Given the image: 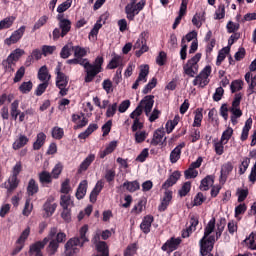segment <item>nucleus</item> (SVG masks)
<instances>
[{
    "instance_id": "obj_1",
    "label": "nucleus",
    "mask_w": 256,
    "mask_h": 256,
    "mask_svg": "<svg viewBox=\"0 0 256 256\" xmlns=\"http://www.w3.org/2000/svg\"><path fill=\"white\" fill-rule=\"evenodd\" d=\"M50 241V242H49ZM67 241V234L65 232H59L57 227L50 228L48 236L43 241H38L30 246L29 254L41 253V249L45 248V245L49 242L47 251L49 255H55L59 250V244Z\"/></svg>"
},
{
    "instance_id": "obj_2",
    "label": "nucleus",
    "mask_w": 256,
    "mask_h": 256,
    "mask_svg": "<svg viewBox=\"0 0 256 256\" xmlns=\"http://www.w3.org/2000/svg\"><path fill=\"white\" fill-rule=\"evenodd\" d=\"M68 65H82L86 70L85 82L91 83L99 73H101V66L103 65V57H97L94 64L89 63L87 59H80L75 57L74 59L67 60Z\"/></svg>"
},
{
    "instance_id": "obj_3",
    "label": "nucleus",
    "mask_w": 256,
    "mask_h": 256,
    "mask_svg": "<svg viewBox=\"0 0 256 256\" xmlns=\"http://www.w3.org/2000/svg\"><path fill=\"white\" fill-rule=\"evenodd\" d=\"M153 99L154 96L152 95L144 97V99L140 101L136 109L130 114L131 119H134V121L136 119H139V117H141V114L143 113V109L147 117H149V113H151V110L153 109V104L155 103Z\"/></svg>"
},
{
    "instance_id": "obj_4",
    "label": "nucleus",
    "mask_w": 256,
    "mask_h": 256,
    "mask_svg": "<svg viewBox=\"0 0 256 256\" xmlns=\"http://www.w3.org/2000/svg\"><path fill=\"white\" fill-rule=\"evenodd\" d=\"M56 87L60 89V95L61 97H65L67 93H69V88H67V85H69V80L67 79V76L65 73L61 72V66H58L56 68Z\"/></svg>"
},
{
    "instance_id": "obj_5",
    "label": "nucleus",
    "mask_w": 256,
    "mask_h": 256,
    "mask_svg": "<svg viewBox=\"0 0 256 256\" xmlns=\"http://www.w3.org/2000/svg\"><path fill=\"white\" fill-rule=\"evenodd\" d=\"M209 75H211V66H206L200 72V75L196 76V78L193 80V85H198L202 88L209 85Z\"/></svg>"
},
{
    "instance_id": "obj_6",
    "label": "nucleus",
    "mask_w": 256,
    "mask_h": 256,
    "mask_svg": "<svg viewBox=\"0 0 256 256\" xmlns=\"http://www.w3.org/2000/svg\"><path fill=\"white\" fill-rule=\"evenodd\" d=\"M79 237L70 238L64 245V255L66 256H75L79 253Z\"/></svg>"
},
{
    "instance_id": "obj_7",
    "label": "nucleus",
    "mask_w": 256,
    "mask_h": 256,
    "mask_svg": "<svg viewBox=\"0 0 256 256\" xmlns=\"http://www.w3.org/2000/svg\"><path fill=\"white\" fill-rule=\"evenodd\" d=\"M215 244V236H209L208 238L203 236L200 240V253L202 256L209 255L213 251V245Z\"/></svg>"
},
{
    "instance_id": "obj_8",
    "label": "nucleus",
    "mask_w": 256,
    "mask_h": 256,
    "mask_svg": "<svg viewBox=\"0 0 256 256\" xmlns=\"http://www.w3.org/2000/svg\"><path fill=\"white\" fill-rule=\"evenodd\" d=\"M69 31H71V21L70 20H66L64 22H59V28H56L53 31V39H59V37H65V35H67V33H69Z\"/></svg>"
},
{
    "instance_id": "obj_9",
    "label": "nucleus",
    "mask_w": 256,
    "mask_h": 256,
    "mask_svg": "<svg viewBox=\"0 0 256 256\" xmlns=\"http://www.w3.org/2000/svg\"><path fill=\"white\" fill-rule=\"evenodd\" d=\"M25 34V26H21L18 30L14 31V33L4 40L5 45H14L15 43H18Z\"/></svg>"
},
{
    "instance_id": "obj_10",
    "label": "nucleus",
    "mask_w": 256,
    "mask_h": 256,
    "mask_svg": "<svg viewBox=\"0 0 256 256\" xmlns=\"http://www.w3.org/2000/svg\"><path fill=\"white\" fill-rule=\"evenodd\" d=\"M147 75H149V65L141 66L139 76L133 84L132 89H138L139 83H141V81L147 83Z\"/></svg>"
},
{
    "instance_id": "obj_11",
    "label": "nucleus",
    "mask_w": 256,
    "mask_h": 256,
    "mask_svg": "<svg viewBox=\"0 0 256 256\" xmlns=\"http://www.w3.org/2000/svg\"><path fill=\"white\" fill-rule=\"evenodd\" d=\"M231 171H233V163L226 162L221 166L220 183H225V181H227V177H229Z\"/></svg>"
},
{
    "instance_id": "obj_12",
    "label": "nucleus",
    "mask_w": 256,
    "mask_h": 256,
    "mask_svg": "<svg viewBox=\"0 0 256 256\" xmlns=\"http://www.w3.org/2000/svg\"><path fill=\"white\" fill-rule=\"evenodd\" d=\"M181 178V172L180 171H174L169 178L165 181V183L162 185V189L168 190L169 187H173L177 181Z\"/></svg>"
},
{
    "instance_id": "obj_13",
    "label": "nucleus",
    "mask_w": 256,
    "mask_h": 256,
    "mask_svg": "<svg viewBox=\"0 0 256 256\" xmlns=\"http://www.w3.org/2000/svg\"><path fill=\"white\" fill-rule=\"evenodd\" d=\"M189 4V0H182V3L180 5L179 15L175 19V22L172 26V29H177V25L181 23V19H183L185 13H187V5Z\"/></svg>"
},
{
    "instance_id": "obj_14",
    "label": "nucleus",
    "mask_w": 256,
    "mask_h": 256,
    "mask_svg": "<svg viewBox=\"0 0 256 256\" xmlns=\"http://www.w3.org/2000/svg\"><path fill=\"white\" fill-rule=\"evenodd\" d=\"M185 147V142L180 143L170 153V162L177 163L181 159V149Z\"/></svg>"
},
{
    "instance_id": "obj_15",
    "label": "nucleus",
    "mask_w": 256,
    "mask_h": 256,
    "mask_svg": "<svg viewBox=\"0 0 256 256\" xmlns=\"http://www.w3.org/2000/svg\"><path fill=\"white\" fill-rule=\"evenodd\" d=\"M103 187H105V182H103V180H99L90 194L91 203H95V201H97V196L101 193Z\"/></svg>"
},
{
    "instance_id": "obj_16",
    "label": "nucleus",
    "mask_w": 256,
    "mask_h": 256,
    "mask_svg": "<svg viewBox=\"0 0 256 256\" xmlns=\"http://www.w3.org/2000/svg\"><path fill=\"white\" fill-rule=\"evenodd\" d=\"M20 181L17 179L16 176H10L8 179V184H5V189H7L8 195H11L17 187H19Z\"/></svg>"
},
{
    "instance_id": "obj_17",
    "label": "nucleus",
    "mask_w": 256,
    "mask_h": 256,
    "mask_svg": "<svg viewBox=\"0 0 256 256\" xmlns=\"http://www.w3.org/2000/svg\"><path fill=\"white\" fill-rule=\"evenodd\" d=\"M171 199H173V192L166 190L164 193V198L158 207L159 211H165L167 207H169V203H171Z\"/></svg>"
},
{
    "instance_id": "obj_18",
    "label": "nucleus",
    "mask_w": 256,
    "mask_h": 256,
    "mask_svg": "<svg viewBox=\"0 0 256 256\" xmlns=\"http://www.w3.org/2000/svg\"><path fill=\"white\" fill-rule=\"evenodd\" d=\"M139 9L137 8V6L135 4H128L125 7V12L127 14V19H129L130 21H133V19H135L136 15H139Z\"/></svg>"
},
{
    "instance_id": "obj_19",
    "label": "nucleus",
    "mask_w": 256,
    "mask_h": 256,
    "mask_svg": "<svg viewBox=\"0 0 256 256\" xmlns=\"http://www.w3.org/2000/svg\"><path fill=\"white\" fill-rule=\"evenodd\" d=\"M60 206L62 209H70V207H74L75 204L73 203V200H71V195L62 194L60 196Z\"/></svg>"
},
{
    "instance_id": "obj_20",
    "label": "nucleus",
    "mask_w": 256,
    "mask_h": 256,
    "mask_svg": "<svg viewBox=\"0 0 256 256\" xmlns=\"http://www.w3.org/2000/svg\"><path fill=\"white\" fill-rule=\"evenodd\" d=\"M93 161H95V154L88 155L85 160L80 164L78 168V173H83L84 171H87Z\"/></svg>"
},
{
    "instance_id": "obj_21",
    "label": "nucleus",
    "mask_w": 256,
    "mask_h": 256,
    "mask_svg": "<svg viewBox=\"0 0 256 256\" xmlns=\"http://www.w3.org/2000/svg\"><path fill=\"white\" fill-rule=\"evenodd\" d=\"M181 244V239L179 238H172L171 240L167 241L163 246H162V251H167V249H169V251H175V249H177V246H179Z\"/></svg>"
},
{
    "instance_id": "obj_22",
    "label": "nucleus",
    "mask_w": 256,
    "mask_h": 256,
    "mask_svg": "<svg viewBox=\"0 0 256 256\" xmlns=\"http://www.w3.org/2000/svg\"><path fill=\"white\" fill-rule=\"evenodd\" d=\"M198 225H199V220H197L195 218H191L189 227L186 228V230H184L182 232V237L184 239L189 237V235H191V233H193V231H195L197 229Z\"/></svg>"
},
{
    "instance_id": "obj_23",
    "label": "nucleus",
    "mask_w": 256,
    "mask_h": 256,
    "mask_svg": "<svg viewBox=\"0 0 256 256\" xmlns=\"http://www.w3.org/2000/svg\"><path fill=\"white\" fill-rule=\"evenodd\" d=\"M165 138V131L158 129L154 132L153 139L151 140V145L157 146L160 143H163V139Z\"/></svg>"
},
{
    "instance_id": "obj_24",
    "label": "nucleus",
    "mask_w": 256,
    "mask_h": 256,
    "mask_svg": "<svg viewBox=\"0 0 256 256\" xmlns=\"http://www.w3.org/2000/svg\"><path fill=\"white\" fill-rule=\"evenodd\" d=\"M253 125V119L248 118L245 122V126L243 127L242 134H241V141H247L249 137V131H251V126Z\"/></svg>"
},
{
    "instance_id": "obj_25",
    "label": "nucleus",
    "mask_w": 256,
    "mask_h": 256,
    "mask_svg": "<svg viewBox=\"0 0 256 256\" xmlns=\"http://www.w3.org/2000/svg\"><path fill=\"white\" fill-rule=\"evenodd\" d=\"M45 217H51L53 213H55V209H57V204L53 203V200H48L44 204Z\"/></svg>"
},
{
    "instance_id": "obj_26",
    "label": "nucleus",
    "mask_w": 256,
    "mask_h": 256,
    "mask_svg": "<svg viewBox=\"0 0 256 256\" xmlns=\"http://www.w3.org/2000/svg\"><path fill=\"white\" fill-rule=\"evenodd\" d=\"M153 223V216H146L144 217L140 229L143 233H149L151 231V224Z\"/></svg>"
},
{
    "instance_id": "obj_27",
    "label": "nucleus",
    "mask_w": 256,
    "mask_h": 256,
    "mask_svg": "<svg viewBox=\"0 0 256 256\" xmlns=\"http://www.w3.org/2000/svg\"><path fill=\"white\" fill-rule=\"evenodd\" d=\"M87 185H88L87 180H83L82 182H80L76 191L77 199H83V197L87 195Z\"/></svg>"
},
{
    "instance_id": "obj_28",
    "label": "nucleus",
    "mask_w": 256,
    "mask_h": 256,
    "mask_svg": "<svg viewBox=\"0 0 256 256\" xmlns=\"http://www.w3.org/2000/svg\"><path fill=\"white\" fill-rule=\"evenodd\" d=\"M27 193L30 197H33L35 193H39V185L35 182V179H30L27 186Z\"/></svg>"
},
{
    "instance_id": "obj_29",
    "label": "nucleus",
    "mask_w": 256,
    "mask_h": 256,
    "mask_svg": "<svg viewBox=\"0 0 256 256\" xmlns=\"http://www.w3.org/2000/svg\"><path fill=\"white\" fill-rule=\"evenodd\" d=\"M16 63V61L12 60L11 57L8 56L7 59L2 62V65L5 71H7L8 73H13V71H15Z\"/></svg>"
},
{
    "instance_id": "obj_30",
    "label": "nucleus",
    "mask_w": 256,
    "mask_h": 256,
    "mask_svg": "<svg viewBox=\"0 0 256 256\" xmlns=\"http://www.w3.org/2000/svg\"><path fill=\"white\" fill-rule=\"evenodd\" d=\"M46 138H47V136L45 135V133L40 132L37 135V140L33 144V149H35V151H39V149H41V147H43Z\"/></svg>"
},
{
    "instance_id": "obj_31",
    "label": "nucleus",
    "mask_w": 256,
    "mask_h": 256,
    "mask_svg": "<svg viewBox=\"0 0 256 256\" xmlns=\"http://www.w3.org/2000/svg\"><path fill=\"white\" fill-rule=\"evenodd\" d=\"M38 79L40 81H44V83L45 82L49 83V79H51V75H49V72L47 71V66H42L39 69Z\"/></svg>"
},
{
    "instance_id": "obj_32",
    "label": "nucleus",
    "mask_w": 256,
    "mask_h": 256,
    "mask_svg": "<svg viewBox=\"0 0 256 256\" xmlns=\"http://www.w3.org/2000/svg\"><path fill=\"white\" fill-rule=\"evenodd\" d=\"M87 231H89V227L87 225L83 226L80 229V237L78 238L80 243L78 244L80 247H83V245H85V243H87L89 241V239L87 238Z\"/></svg>"
},
{
    "instance_id": "obj_33",
    "label": "nucleus",
    "mask_w": 256,
    "mask_h": 256,
    "mask_svg": "<svg viewBox=\"0 0 256 256\" xmlns=\"http://www.w3.org/2000/svg\"><path fill=\"white\" fill-rule=\"evenodd\" d=\"M96 249L98 253H102L101 256H109V247L107 246V242L100 241L96 244Z\"/></svg>"
},
{
    "instance_id": "obj_34",
    "label": "nucleus",
    "mask_w": 256,
    "mask_h": 256,
    "mask_svg": "<svg viewBox=\"0 0 256 256\" xmlns=\"http://www.w3.org/2000/svg\"><path fill=\"white\" fill-rule=\"evenodd\" d=\"M97 129H99V126H97V124H90L88 126V128L79 134V139H87V137H89V135H91V133H93L94 131H97Z\"/></svg>"
},
{
    "instance_id": "obj_35",
    "label": "nucleus",
    "mask_w": 256,
    "mask_h": 256,
    "mask_svg": "<svg viewBox=\"0 0 256 256\" xmlns=\"http://www.w3.org/2000/svg\"><path fill=\"white\" fill-rule=\"evenodd\" d=\"M73 51V44H66L61 52H60V57L62 59H69V57H71V52Z\"/></svg>"
},
{
    "instance_id": "obj_36",
    "label": "nucleus",
    "mask_w": 256,
    "mask_h": 256,
    "mask_svg": "<svg viewBox=\"0 0 256 256\" xmlns=\"http://www.w3.org/2000/svg\"><path fill=\"white\" fill-rule=\"evenodd\" d=\"M203 21H205V13H196L192 18L193 25H195V27L198 29H200L201 25H203Z\"/></svg>"
},
{
    "instance_id": "obj_37",
    "label": "nucleus",
    "mask_w": 256,
    "mask_h": 256,
    "mask_svg": "<svg viewBox=\"0 0 256 256\" xmlns=\"http://www.w3.org/2000/svg\"><path fill=\"white\" fill-rule=\"evenodd\" d=\"M26 143H29V138L25 135H20L19 139L14 142L13 149H21V147H25Z\"/></svg>"
},
{
    "instance_id": "obj_38",
    "label": "nucleus",
    "mask_w": 256,
    "mask_h": 256,
    "mask_svg": "<svg viewBox=\"0 0 256 256\" xmlns=\"http://www.w3.org/2000/svg\"><path fill=\"white\" fill-rule=\"evenodd\" d=\"M214 180L211 176H206L200 184L201 191H209V185H213Z\"/></svg>"
},
{
    "instance_id": "obj_39",
    "label": "nucleus",
    "mask_w": 256,
    "mask_h": 256,
    "mask_svg": "<svg viewBox=\"0 0 256 256\" xmlns=\"http://www.w3.org/2000/svg\"><path fill=\"white\" fill-rule=\"evenodd\" d=\"M229 51H231V48L229 47H224L222 50H220L217 57L216 65H221V63L225 61V57L227 54H229Z\"/></svg>"
},
{
    "instance_id": "obj_40",
    "label": "nucleus",
    "mask_w": 256,
    "mask_h": 256,
    "mask_svg": "<svg viewBox=\"0 0 256 256\" xmlns=\"http://www.w3.org/2000/svg\"><path fill=\"white\" fill-rule=\"evenodd\" d=\"M14 22H15L14 16L7 17L2 21H0V29H9V27H11V25H13Z\"/></svg>"
},
{
    "instance_id": "obj_41",
    "label": "nucleus",
    "mask_w": 256,
    "mask_h": 256,
    "mask_svg": "<svg viewBox=\"0 0 256 256\" xmlns=\"http://www.w3.org/2000/svg\"><path fill=\"white\" fill-rule=\"evenodd\" d=\"M33 89V82L28 81V82H23L19 86V91L23 93L24 95L27 93H31V90Z\"/></svg>"
},
{
    "instance_id": "obj_42",
    "label": "nucleus",
    "mask_w": 256,
    "mask_h": 256,
    "mask_svg": "<svg viewBox=\"0 0 256 256\" xmlns=\"http://www.w3.org/2000/svg\"><path fill=\"white\" fill-rule=\"evenodd\" d=\"M73 51H74V57L78 59H83V57L87 55V50H85V48H82L80 46H73Z\"/></svg>"
},
{
    "instance_id": "obj_43",
    "label": "nucleus",
    "mask_w": 256,
    "mask_h": 256,
    "mask_svg": "<svg viewBox=\"0 0 256 256\" xmlns=\"http://www.w3.org/2000/svg\"><path fill=\"white\" fill-rule=\"evenodd\" d=\"M123 187H126L127 191H130V193H134V191L139 190L140 185H139V182L133 181V182H125L123 184Z\"/></svg>"
},
{
    "instance_id": "obj_44",
    "label": "nucleus",
    "mask_w": 256,
    "mask_h": 256,
    "mask_svg": "<svg viewBox=\"0 0 256 256\" xmlns=\"http://www.w3.org/2000/svg\"><path fill=\"white\" fill-rule=\"evenodd\" d=\"M215 231V218H212L205 227L204 237H209Z\"/></svg>"
},
{
    "instance_id": "obj_45",
    "label": "nucleus",
    "mask_w": 256,
    "mask_h": 256,
    "mask_svg": "<svg viewBox=\"0 0 256 256\" xmlns=\"http://www.w3.org/2000/svg\"><path fill=\"white\" fill-rule=\"evenodd\" d=\"M183 69L184 73L189 77H195V75H197V72L199 71V68L195 66L184 65Z\"/></svg>"
},
{
    "instance_id": "obj_46",
    "label": "nucleus",
    "mask_w": 256,
    "mask_h": 256,
    "mask_svg": "<svg viewBox=\"0 0 256 256\" xmlns=\"http://www.w3.org/2000/svg\"><path fill=\"white\" fill-rule=\"evenodd\" d=\"M22 55H25V50L17 48L9 55V57L17 63Z\"/></svg>"
},
{
    "instance_id": "obj_47",
    "label": "nucleus",
    "mask_w": 256,
    "mask_h": 256,
    "mask_svg": "<svg viewBox=\"0 0 256 256\" xmlns=\"http://www.w3.org/2000/svg\"><path fill=\"white\" fill-rule=\"evenodd\" d=\"M236 195L238 196V203H243V201H245L249 195V190L238 188Z\"/></svg>"
},
{
    "instance_id": "obj_48",
    "label": "nucleus",
    "mask_w": 256,
    "mask_h": 256,
    "mask_svg": "<svg viewBox=\"0 0 256 256\" xmlns=\"http://www.w3.org/2000/svg\"><path fill=\"white\" fill-rule=\"evenodd\" d=\"M47 21H49V17H47L46 15L40 17L37 20V22L34 24L33 31H37V29H41V27H43V25H45Z\"/></svg>"
},
{
    "instance_id": "obj_49",
    "label": "nucleus",
    "mask_w": 256,
    "mask_h": 256,
    "mask_svg": "<svg viewBox=\"0 0 256 256\" xmlns=\"http://www.w3.org/2000/svg\"><path fill=\"white\" fill-rule=\"evenodd\" d=\"M155 87H157V78H152L151 82H149L145 86L142 93H144V95H147V93H151V90L155 89Z\"/></svg>"
},
{
    "instance_id": "obj_50",
    "label": "nucleus",
    "mask_w": 256,
    "mask_h": 256,
    "mask_svg": "<svg viewBox=\"0 0 256 256\" xmlns=\"http://www.w3.org/2000/svg\"><path fill=\"white\" fill-rule=\"evenodd\" d=\"M19 100H15L11 104V117H13L15 120H17V117H19Z\"/></svg>"
},
{
    "instance_id": "obj_51",
    "label": "nucleus",
    "mask_w": 256,
    "mask_h": 256,
    "mask_svg": "<svg viewBox=\"0 0 256 256\" xmlns=\"http://www.w3.org/2000/svg\"><path fill=\"white\" fill-rule=\"evenodd\" d=\"M200 59H201V53H197L194 57L188 60V62L185 65L194 67V68L197 67L199 69V66L197 65V63H199Z\"/></svg>"
},
{
    "instance_id": "obj_52",
    "label": "nucleus",
    "mask_w": 256,
    "mask_h": 256,
    "mask_svg": "<svg viewBox=\"0 0 256 256\" xmlns=\"http://www.w3.org/2000/svg\"><path fill=\"white\" fill-rule=\"evenodd\" d=\"M31 233V228L27 227L20 235L16 243H22L25 245V241H27L29 235Z\"/></svg>"
},
{
    "instance_id": "obj_53",
    "label": "nucleus",
    "mask_w": 256,
    "mask_h": 256,
    "mask_svg": "<svg viewBox=\"0 0 256 256\" xmlns=\"http://www.w3.org/2000/svg\"><path fill=\"white\" fill-rule=\"evenodd\" d=\"M121 65V56H114L108 64V69H117Z\"/></svg>"
},
{
    "instance_id": "obj_54",
    "label": "nucleus",
    "mask_w": 256,
    "mask_h": 256,
    "mask_svg": "<svg viewBox=\"0 0 256 256\" xmlns=\"http://www.w3.org/2000/svg\"><path fill=\"white\" fill-rule=\"evenodd\" d=\"M57 50L56 46H49V45H44L42 46V54L44 57H47V55H53L55 51Z\"/></svg>"
},
{
    "instance_id": "obj_55",
    "label": "nucleus",
    "mask_w": 256,
    "mask_h": 256,
    "mask_svg": "<svg viewBox=\"0 0 256 256\" xmlns=\"http://www.w3.org/2000/svg\"><path fill=\"white\" fill-rule=\"evenodd\" d=\"M73 3V0H66L65 2H63L62 4H60L57 8V12L58 13H65V11H67V9H69V7H71V4Z\"/></svg>"
},
{
    "instance_id": "obj_56",
    "label": "nucleus",
    "mask_w": 256,
    "mask_h": 256,
    "mask_svg": "<svg viewBox=\"0 0 256 256\" xmlns=\"http://www.w3.org/2000/svg\"><path fill=\"white\" fill-rule=\"evenodd\" d=\"M251 163V159L249 158H244L242 163L239 166V173L240 175H244L245 171L249 168V164Z\"/></svg>"
},
{
    "instance_id": "obj_57",
    "label": "nucleus",
    "mask_w": 256,
    "mask_h": 256,
    "mask_svg": "<svg viewBox=\"0 0 256 256\" xmlns=\"http://www.w3.org/2000/svg\"><path fill=\"white\" fill-rule=\"evenodd\" d=\"M230 88H231L232 93H237V91H241V89H243V81H241V80L233 81L231 83Z\"/></svg>"
},
{
    "instance_id": "obj_58",
    "label": "nucleus",
    "mask_w": 256,
    "mask_h": 256,
    "mask_svg": "<svg viewBox=\"0 0 256 256\" xmlns=\"http://www.w3.org/2000/svg\"><path fill=\"white\" fill-rule=\"evenodd\" d=\"M233 135V128H227L221 137L222 142H224V145L227 144V141H229V139H231V136Z\"/></svg>"
},
{
    "instance_id": "obj_59",
    "label": "nucleus",
    "mask_w": 256,
    "mask_h": 256,
    "mask_svg": "<svg viewBox=\"0 0 256 256\" xmlns=\"http://www.w3.org/2000/svg\"><path fill=\"white\" fill-rule=\"evenodd\" d=\"M40 183H51V174L47 171H43L39 174Z\"/></svg>"
},
{
    "instance_id": "obj_60",
    "label": "nucleus",
    "mask_w": 256,
    "mask_h": 256,
    "mask_svg": "<svg viewBox=\"0 0 256 256\" xmlns=\"http://www.w3.org/2000/svg\"><path fill=\"white\" fill-rule=\"evenodd\" d=\"M255 239H256V233L255 232H252L248 238H246L244 240V243H249V247L250 249H256V245L254 244L255 243Z\"/></svg>"
},
{
    "instance_id": "obj_61",
    "label": "nucleus",
    "mask_w": 256,
    "mask_h": 256,
    "mask_svg": "<svg viewBox=\"0 0 256 256\" xmlns=\"http://www.w3.org/2000/svg\"><path fill=\"white\" fill-rule=\"evenodd\" d=\"M184 175L186 179H195L199 175V172L193 168H188L185 170Z\"/></svg>"
},
{
    "instance_id": "obj_62",
    "label": "nucleus",
    "mask_w": 256,
    "mask_h": 256,
    "mask_svg": "<svg viewBox=\"0 0 256 256\" xmlns=\"http://www.w3.org/2000/svg\"><path fill=\"white\" fill-rule=\"evenodd\" d=\"M224 229H225V219L221 218L219 223L217 224L216 239L221 237Z\"/></svg>"
},
{
    "instance_id": "obj_63",
    "label": "nucleus",
    "mask_w": 256,
    "mask_h": 256,
    "mask_svg": "<svg viewBox=\"0 0 256 256\" xmlns=\"http://www.w3.org/2000/svg\"><path fill=\"white\" fill-rule=\"evenodd\" d=\"M63 135H64V132H63L62 128H59L56 126L52 129L53 139H63Z\"/></svg>"
},
{
    "instance_id": "obj_64",
    "label": "nucleus",
    "mask_w": 256,
    "mask_h": 256,
    "mask_svg": "<svg viewBox=\"0 0 256 256\" xmlns=\"http://www.w3.org/2000/svg\"><path fill=\"white\" fill-rule=\"evenodd\" d=\"M62 219L66 221V223L71 222V208H63V211L61 213Z\"/></svg>"
}]
</instances>
